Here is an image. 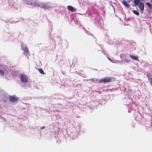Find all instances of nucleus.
I'll use <instances>...</instances> for the list:
<instances>
[{
  "label": "nucleus",
  "mask_w": 152,
  "mask_h": 152,
  "mask_svg": "<svg viewBox=\"0 0 152 152\" xmlns=\"http://www.w3.org/2000/svg\"><path fill=\"white\" fill-rule=\"evenodd\" d=\"M127 1L128 2H130L132 1V0H127Z\"/></svg>",
  "instance_id": "aec40b11"
},
{
  "label": "nucleus",
  "mask_w": 152,
  "mask_h": 152,
  "mask_svg": "<svg viewBox=\"0 0 152 152\" xmlns=\"http://www.w3.org/2000/svg\"><path fill=\"white\" fill-rule=\"evenodd\" d=\"M138 7L141 11H143L144 8V5L143 2L140 1L138 5Z\"/></svg>",
  "instance_id": "0eeeda50"
},
{
  "label": "nucleus",
  "mask_w": 152,
  "mask_h": 152,
  "mask_svg": "<svg viewBox=\"0 0 152 152\" xmlns=\"http://www.w3.org/2000/svg\"><path fill=\"white\" fill-rule=\"evenodd\" d=\"M25 3L33 7H36L38 1L36 0H24Z\"/></svg>",
  "instance_id": "f03ea898"
},
{
  "label": "nucleus",
  "mask_w": 152,
  "mask_h": 152,
  "mask_svg": "<svg viewBox=\"0 0 152 152\" xmlns=\"http://www.w3.org/2000/svg\"><path fill=\"white\" fill-rule=\"evenodd\" d=\"M112 81L111 79L109 77H105L99 80L98 82L100 83H104V84L111 82Z\"/></svg>",
  "instance_id": "7ed1b4c3"
},
{
  "label": "nucleus",
  "mask_w": 152,
  "mask_h": 152,
  "mask_svg": "<svg viewBox=\"0 0 152 152\" xmlns=\"http://www.w3.org/2000/svg\"><path fill=\"white\" fill-rule=\"evenodd\" d=\"M91 80H92V81H94V79H92Z\"/></svg>",
  "instance_id": "412c9836"
},
{
  "label": "nucleus",
  "mask_w": 152,
  "mask_h": 152,
  "mask_svg": "<svg viewBox=\"0 0 152 152\" xmlns=\"http://www.w3.org/2000/svg\"><path fill=\"white\" fill-rule=\"evenodd\" d=\"M122 3L124 4V5L126 7H129V4L125 0H123L122 2Z\"/></svg>",
  "instance_id": "9d476101"
},
{
  "label": "nucleus",
  "mask_w": 152,
  "mask_h": 152,
  "mask_svg": "<svg viewBox=\"0 0 152 152\" xmlns=\"http://www.w3.org/2000/svg\"><path fill=\"white\" fill-rule=\"evenodd\" d=\"M129 57L132 59L138 61V56H135L132 55L131 54L129 55Z\"/></svg>",
  "instance_id": "1a4fd4ad"
},
{
  "label": "nucleus",
  "mask_w": 152,
  "mask_h": 152,
  "mask_svg": "<svg viewBox=\"0 0 152 152\" xmlns=\"http://www.w3.org/2000/svg\"><path fill=\"white\" fill-rule=\"evenodd\" d=\"M151 2H152V0H151Z\"/></svg>",
  "instance_id": "4be33fe9"
},
{
  "label": "nucleus",
  "mask_w": 152,
  "mask_h": 152,
  "mask_svg": "<svg viewBox=\"0 0 152 152\" xmlns=\"http://www.w3.org/2000/svg\"><path fill=\"white\" fill-rule=\"evenodd\" d=\"M4 75V72L1 69H0V75L3 76Z\"/></svg>",
  "instance_id": "2eb2a0df"
},
{
  "label": "nucleus",
  "mask_w": 152,
  "mask_h": 152,
  "mask_svg": "<svg viewBox=\"0 0 152 152\" xmlns=\"http://www.w3.org/2000/svg\"><path fill=\"white\" fill-rule=\"evenodd\" d=\"M45 128V126H43L40 129H44Z\"/></svg>",
  "instance_id": "6ab92c4d"
},
{
  "label": "nucleus",
  "mask_w": 152,
  "mask_h": 152,
  "mask_svg": "<svg viewBox=\"0 0 152 152\" xmlns=\"http://www.w3.org/2000/svg\"><path fill=\"white\" fill-rule=\"evenodd\" d=\"M124 61L127 63H128L129 62V61L128 59H125L124 60Z\"/></svg>",
  "instance_id": "f3484780"
},
{
  "label": "nucleus",
  "mask_w": 152,
  "mask_h": 152,
  "mask_svg": "<svg viewBox=\"0 0 152 152\" xmlns=\"http://www.w3.org/2000/svg\"><path fill=\"white\" fill-rule=\"evenodd\" d=\"M10 101L12 102H15L18 99V98L14 95L12 96H9Z\"/></svg>",
  "instance_id": "423d86ee"
},
{
  "label": "nucleus",
  "mask_w": 152,
  "mask_h": 152,
  "mask_svg": "<svg viewBox=\"0 0 152 152\" xmlns=\"http://www.w3.org/2000/svg\"><path fill=\"white\" fill-rule=\"evenodd\" d=\"M140 0H134V4L135 6H137L138 5V4H139V3L140 2Z\"/></svg>",
  "instance_id": "f8f14e48"
},
{
  "label": "nucleus",
  "mask_w": 152,
  "mask_h": 152,
  "mask_svg": "<svg viewBox=\"0 0 152 152\" xmlns=\"http://www.w3.org/2000/svg\"><path fill=\"white\" fill-rule=\"evenodd\" d=\"M132 12L135 15L138 16L139 15V13L138 12L136 11L135 10H133Z\"/></svg>",
  "instance_id": "ddd939ff"
},
{
  "label": "nucleus",
  "mask_w": 152,
  "mask_h": 152,
  "mask_svg": "<svg viewBox=\"0 0 152 152\" xmlns=\"http://www.w3.org/2000/svg\"><path fill=\"white\" fill-rule=\"evenodd\" d=\"M142 1H143V0H141Z\"/></svg>",
  "instance_id": "5701e85b"
},
{
  "label": "nucleus",
  "mask_w": 152,
  "mask_h": 152,
  "mask_svg": "<svg viewBox=\"0 0 152 152\" xmlns=\"http://www.w3.org/2000/svg\"><path fill=\"white\" fill-rule=\"evenodd\" d=\"M99 79H96L94 81H96V82H98H98V81H99Z\"/></svg>",
  "instance_id": "a211bd4d"
},
{
  "label": "nucleus",
  "mask_w": 152,
  "mask_h": 152,
  "mask_svg": "<svg viewBox=\"0 0 152 152\" xmlns=\"http://www.w3.org/2000/svg\"><path fill=\"white\" fill-rule=\"evenodd\" d=\"M37 69L39 71V72L42 74H45V73L44 72L43 70L42 69Z\"/></svg>",
  "instance_id": "9b49d317"
},
{
  "label": "nucleus",
  "mask_w": 152,
  "mask_h": 152,
  "mask_svg": "<svg viewBox=\"0 0 152 152\" xmlns=\"http://www.w3.org/2000/svg\"><path fill=\"white\" fill-rule=\"evenodd\" d=\"M67 8L69 11H70L71 12H76L77 10L76 9L71 6H68Z\"/></svg>",
  "instance_id": "6e6552de"
},
{
  "label": "nucleus",
  "mask_w": 152,
  "mask_h": 152,
  "mask_svg": "<svg viewBox=\"0 0 152 152\" xmlns=\"http://www.w3.org/2000/svg\"><path fill=\"white\" fill-rule=\"evenodd\" d=\"M21 47L22 50L24 51L23 54L26 56H29V51L27 46L22 45Z\"/></svg>",
  "instance_id": "20e7f679"
},
{
  "label": "nucleus",
  "mask_w": 152,
  "mask_h": 152,
  "mask_svg": "<svg viewBox=\"0 0 152 152\" xmlns=\"http://www.w3.org/2000/svg\"><path fill=\"white\" fill-rule=\"evenodd\" d=\"M21 81L23 83H26L28 81V78L27 76L24 74H21L20 76Z\"/></svg>",
  "instance_id": "39448f33"
},
{
  "label": "nucleus",
  "mask_w": 152,
  "mask_h": 152,
  "mask_svg": "<svg viewBox=\"0 0 152 152\" xmlns=\"http://www.w3.org/2000/svg\"><path fill=\"white\" fill-rule=\"evenodd\" d=\"M148 80L151 85L152 86V78H148Z\"/></svg>",
  "instance_id": "dca6fc26"
},
{
  "label": "nucleus",
  "mask_w": 152,
  "mask_h": 152,
  "mask_svg": "<svg viewBox=\"0 0 152 152\" xmlns=\"http://www.w3.org/2000/svg\"><path fill=\"white\" fill-rule=\"evenodd\" d=\"M146 4L148 6V7L149 9H151L152 8V6L149 2H146Z\"/></svg>",
  "instance_id": "4468645a"
},
{
  "label": "nucleus",
  "mask_w": 152,
  "mask_h": 152,
  "mask_svg": "<svg viewBox=\"0 0 152 152\" xmlns=\"http://www.w3.org/2000/svg\"><path fill=\"white\" fill-rule=\"evenodd\" d=\"M51 4L50 3H45L44 2H39L38 1L36 7H40L45 10H48L51 8Z\"/></svg>",
  "instance_id": "f257e3e1"
}]
</instances>
